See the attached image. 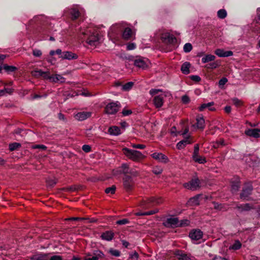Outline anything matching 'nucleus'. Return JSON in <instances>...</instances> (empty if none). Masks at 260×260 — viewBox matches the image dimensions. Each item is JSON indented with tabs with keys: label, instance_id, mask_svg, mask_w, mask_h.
<instances>
[{
	"label": "nucleus",
	"instance_id": "23",
	"mask_svg": "<svg viewBox=\"0 0 260 260\" xmlns=\"http://www.w3.org/2000/svg\"><path fill=\"white\" fill-rule=\"evenodd\" d=\"M108 133L111 135L113 136H118L121 134V129L119 127L116 126H110L109 128H108Z\"/></svg>",
	"mask_w": 260,
	"mask_h": 260
},
{
	"label": "nucleus",
	"instance_id": "22",
	"mask_svg": "<svg viewBox=\"0 0 260 260\" xmlns=\"http://www.w3.org/2000/svg\"><path fill=\"white\" fill-rule=\"evenodd\" d=\"M114 236V234L111 231H107L106 232H104L101 235L102 239L105 241H111L113 239V236Z\"/></svg>",
	"mask_w": 260,
	"mask_h": 260
},
{
	"label": "nucleus",
	"instance_id": "57",
	"mask_svg": "<svg viewBox=\"0 0 260 260\" xmlns=\"http://www.w3.org/2000/svg\"><path fill=\"white\" fill-rule=\"evenodd\" d=\"M233 103L237 107H239L242 105L241 101L237 99H233Z\"/></svg>",
	"mask_w": 260,
	"mask_h": 260
},
{
	"label": "nucleus",
	"instance_id": "20",
	"mask_svg": "<svg viewBox=\"0 0 260 260\" xmlns=\"http://www.w3.org/2000/svg\"><path fill=\"white\" fill-rule=\"evenodd\" d=\"M148 60L146 58H139L135 60V66L144 69L147 67V62Z\"/></svg>",
	"mask_w": 260,
	"mask_h": 260
},
{
	"label": "nucleus",
	"instance_id": "63",
	"mask_svg": "<svg viewBox=\"0 0 260 260\" xmlns=\"http://www.w3.org/2000/svg\"><path fill=\"white\" fill-rule=\"evenodd\" d=\"M157 211H158V210L157 209H155V210H150L148 212H145L144 213H145L146 216H148V215L155 214L157 213Z\"/></svg>",
	"mask_w": 260,
	"mask_h": 260
},
{
	"label": "nucleus",
	"instance_id": "37",
	"mask_svg": "<svg viewBox=\"0 0 260 260\" xmlns=\"http://www.w3.org/2000/svg\"><path fill=\"white\" fill-rule=\"evenodd\" d=\"M159 92H161L160 93H168V92H164V91H162L161 90L157 89H155V88L151 89L150 90V91H149V93H150V95L153 96V97H154L155 95H159Z\"/></svg>",
	"mask_w": 260,
	"mask_h": 260
},
{
	"label": "nucleus",
	"instance_id": "45",
	"mask_svg": "<svg viewBox=\"0 0 260 260\" xmlns=\"http://www.w3.org/2000/svg\"><path fill=\"white\" fill-rule=\"evenodd\" d=\"M127 174H130L131 176L133 177H137L139 176V174L135 169H131V170L128 171Z\"/></svg>",
	"mask_w": 260,
	"mask_h": 260
},
{
	"label": "nucleus",
	"instance_id": "59",
	"mask_svg": "<svg viewBox=\"0 0 260 260\" xmlns=\"http://www.w3.org/2000/svg\"><path fill=\"white\" fill-rule=\"evenodd\" d=\"M136 48V45L134 43H130L127 45V50H133Z\"/></svg>",
	"mask_w": 260,
	"mask_h": 260
},
{
	"label": "nucleus",
	"instance_id": "7",
	"mask_svg": "<svg viewBox=\"0 0 260 260\" xmlns=\"http://www.w3.org/2000/svg\"><path fill=\"white\" fill-rule=\"evenodd\" d=\"M192 158H193L194 161L197 162L200 164H204L207 162L206 161L205 158L203 156H201L199 153L198 144H196L195 146H194V150L193 155H192Z\"/></svg>",
	"mask_w": 260,
	"mask_h": 260
},
{
	"label": "nucleus",
	"instance_id": "33",
	"mask_svg": "<svg viewBox=\"0 0 260 260\" xmlns=\"http://www.w3.org/2000/svg\"><path fill=\"white\" fill-rule=\"evenodd\" d=\"M255 157L254 156L249 155L247 156H245V160L247 164H248L250 166H254V164L252 162L253 161L255 160Z\"/></svg>",
	"mask_w": 260,
	"mask_h": 260
},
{
	"label": "nucleus",
	"instance_id": "41",
	"mask_svg": "<svg viewBox=\"0 0 260 260\" xmlns=\"http://www.w3.org/2000/svg\"><path fill=\"white\" fill-rule=\"evenodd\" d=\"M20 147V144L17 142L11 143L9 145V149L12 151Z\"/></svg>",
	"mask_w": 260,
	"mask_h": 260
},
{
	"label": "nucleus",
	"instance_id": "61",
	"mask_svg": "<svg viewBox=\"0 0 260 260\" xmlns=\"http://www.w3.org/2000/svg\"><path fill=\"white\" fill-rule=\"evenodd\" d=\"M257 12V18L256 19V22L257 24H260V8H258L256 10Z\"/></svg>",
	"mask_w": 260,
	"mask_h": 260
},
{
	"label": "nucleus",
	"instance_id": "26",
	"mask_svg": "<svg viewBox=\"0 0 260 260\" xmlns=\"http://www.w3.org/2000/svg\"><path fill=\"white\" fill-rule=\"evenodd\" d=\"M132 37V30L130 28L125 27L124 28L123 34H122V37L124 40H129Z\"/></svg>",
	"mask_w": 260,
	"mask_h": 260
},
{
	"label": "nucleus",
	"instance_id": "31",
	"mask_svg": "<svg viewBox=\"0 0 260 260\" xmlns=\"http://www.w3.org/2000/svg\"><path fill=\"white\" fill-rule=\"evenodd\" d=\"M31 260H48V254H41L34 255Z\"/></svg>",
	"mask_w": 260,
	"mask_h": 260
},
{
	"label": "nucleus",
	"instance_id": "10",
	"mask_svg": "<svg viewBox=\"0 0 260 260\" xmlns=\"http://www.w3.org/2000/svg\"><path fill=\"white\" fill-rule=\"evenodd\" d=\"M252 186L251 184L248 183L245 184V187L243 188L242 193H241V199L247 200L251 192H252Z\"/></svg>",
	"mask_w": 260,
	"mask_h": 260
},
{
	"label": "nucleus",
	"instance_id": "44",
	"mask_svg": "<svg viewBox=\"0 0 260 260\" xmlns=\"http://www.w3.org/2000/svg\"><path fill=\"white\" fill-rule=\"evenodd\" d=\"M48 260H62V257L59 255H50L48 254Z\"/></svg>",
	"mask_w": 260,
	"mask_h": 260
},
{
	"label": "nucleus",
	"instance_id": "14",
	"mask_svg": "<svg viewBox=\"0 0 260 260\" xmlns=\"http://www.w3.org/2000/svg\"><path fill=\"white\" fill-rule=\"evenodd\" d=\"M31 74L32 76L35 77L36 78L42 77L44 78V79H46L47 78H49V72L48 71L44 72L40 69H36L35 70L31 71Z\"/></svg>",
	"mask_w": 260,
	"mask_h": 260
},
{
	"label": "nucleus",
	"instance_id": "17",
	"mask_svg": "<svg viewBox=\"0 0 260 260\" xmlns=\"http://www.w3.org/2000/svg\"><path fill=\"white\" fill-rule=\"evenodd\" d=\"M205 120L202 116H198L196 117V123L193 125V127H196L198 129L203 130L205 128Z\"/></svg>",
	"mask_w": 260,
	"mask_h": 260
},
{
	"label": "nucleus",
	"instance_id": "38",
	"mask_svg": "<svg viewBox=\"0 0 260 260\" xmlns=\"http://www.w3.org/2000/svg\"><path fill=\"white\" fill-rule=\"evenodd\" d=\"M4 70L8 73H11L17 70V68L13 66H4Z\"/></svg>",
	"mask_w": 260,
	"mask_h": 260
},
{
	"label": "nucleus",
	"instance_id": "4",
	"mask_svg": "<svg viewBox=\"0 0 260 260\" xmlns=\"http://www.w3.org/2000/svg\"><path fill=\"white\" fill-rule=\"evenodd\" d=\"M120 104L118 102H111L105 107V113L108 115L116 114L119 109Z\"/></svg>",
	"mask_w": 260,
	"mask_h": 260
},
{
	"label": "nucleus",
	"instance_id": "19",
	"mask_svg": "<svg viewBox=\"0 0 260 260\" xmlns=\"http://www.w3.org/2000/svg\"><path fill=\"white\" fill-rule=\"evenodd\" d=\"M214 53L219 57H228L233 55L232 51H224L223 49H217L215 50Z\"/></svg>",
	"mask_w": 260,
	"mask_h": 260
},
{
	"label": "nucleus",
	"instance_id": "56",
	"mask_svg": "<svg viewBox=\"0 0 260 260\" xmlns=\"http://www.w3.org/2000/svg\"><path fill=\"white\" fill-rule=\"evenodd\" d=\"M129 258L133 260H138L139 258V254L136 252H134L130 254Z\"/></svg>",
	"mask_w": 260,
	"mask_h": 260
},
{
	"label": "nucleus",
	"instance_id": "8",
	"mask_svg": "<svg viewBox=\"0 0 260 260\" xmlns=\"http://www.w3.org/2000/svg\"><path fill=\"white\" fill-rule=\"evenodd\" d=\"M123 181L124 188L127 191L131 190L134 185V182L132 177L130 176L125 175L123 177Z\"/></svg>",
	"mask_w": 260,
	"mask_h": 260
},
{
	"label": "nucleus",
	"instance_id": "11",
	"mask_svg": "<svg viewBox=\"0 0 260 260\" xmlns=\"http://www.w3.org/2000/svg\"><path fill=\"white\" fill-rule=\"evenodd\" d=\"M92 113L89 111H82L74 115V118L78 121H83L91 116Z\"/></svg>",
	"mask_w": 260,
	"mask_h": 260
},
{
	"label": "nucleus",
	"instance_id": "54",
	"mask_svg": "<svg viewBox=\"0 0 260 260\" xmlns=\"http://www.w3.org/2000/svg\"><path fill=\"white\" fill-rule=\"evenodd\" d=\"M131 146L134 148L139 149H144L146 148V146L143 144H132Z\"/></svg>",
	"mask_w": 260,
	"mask_h": 260
},
{
	"label": "nucleus",
	"instance_id": "30",
	"mask_svg": "<svg viewBox=\"0 0 260 260\" xmlns=\"http://www.w3.org/2000/svg\"><path fill=\"white\" fill-rule=\"evenodd\" d=\"M215 58L216 57L214 56V55H211V54L206 55H205V56L202 57V62L203 63L209 62L214 60Z\"/></svg>",
	"mask_w": 260,
	"mask_h": 260
},
{
	"label": "nucleus",
	"instance_id": "13",
	"mask_svg": "<svg viewBox=\"0 0 260 260\" xmlns=\"http://www.w3.org/2000/svg\"><path fill=\"white\" fill-rule=\"evenodd\" d=\"M151 156L159 162L166 163L169 161L168 157L162 153H153Z\"/></svg>",
	"mask_w": 260,
	"mask_h": 260
},
{
	"label": "nucleus",
	"instance_id": "46",
	"mask_svg": "<svg viewBox=\"0 0 260 260\" xmlns=\"http://www.w3.org/2000/svg\"><path fill=\"white\" fill-rule=\"evenodd\" d=\"M218 66V64L216 62H212L210 63L209 64H207L206 66V68L209 69H214L217 68Z\"/></svg>",
	"mask_w": 260,
	"mask_h": 260
},
{
	"label": "nucleus",
	"instance_id": "34",
	"mask_svg": "<svg viewBox=\"0 0 260 260\" xmlns=\"http://www.w3.org/2000/svg\"><path fill=\"white\" fill-rule=\"evenodd\" d=\"M239 188V179H236V181L235 182L232 183V191L233 192H237Z\"/></svg>",
	"mask_w": 260,
	"mask_h": 260
},
{
	"label": "nucleus",
	"instance_id": "43",
	"mask_svg": "<svg viewBox=\"0 0 260 260\" xmlns=\"http://www.w3.org/2000/svg\"><path fill=\"white\" fill-rule=\"evenodd\" d=\"M133 83L132 82H129L128 83H126L125 84L123 85L122 86V89L123 90L127 91L131 89L132 87H133Z\"/></svg>",
	"mask_w": 260,
	"mask_h": 260
},
{
	"label": "nucleus",
	"instance_id": "51",
	"mask_svg": "<svg viewBox=\"0 0 260 260\" xmlns=\"http://www.w3.org/2000/svg\"><path fill=\"white\" fill-rule=\"evenodd\" d=\"M31 148L33 149H41L43 150H46L47 147L44 145H35L31 146Z\"/></svg>",
	"mask_w": 260,
	"mask_h": 260
},
{
	"label": "nucleus",
	"instance_id": "49",
	"mask_svg": "<svg viewBox=\"0 0 260 260\" xmlns=\"http://www.w3.org/2000/svg\"><path fill=\"white\" fill-rule=\"evenodd\" d=\"M189 224V221L187 219H184L179 221V226H186Z\"/></svg>",
	"mask_w": 260,
	"mask_h": 260
},
{
	"label": "nucleus",
	"instance_id": "9",
	"mask_svg": "<svg viewBox=\"0 0 260 260\" xmlns=\"http://www.w3.org/2000/svg\"><path fill=\"white\" fill-rule=\"evenodd\" d=\"M104 254L103 252L99 250L94 251L93 255L91 256L90 254H87L85 256V260H98L100 258H103Z\"/></svg>",
	"mask_w": 260,
	"mask_h": 260
},
{
	"label": "nucleus",
	"instance_id": "50",
	"mask_svg": "<svg viewBox=\"0 0 260 260\" xmlns=\"http://www.w3.org/2000/svg\"><path fill=\"white\" fill-rule=\"evenodd\" d=\"M129 222V221L127 219H122L121 220H119L116 221L117 224L118 225H125L126 224H128Z\"/></svg>",
	"mask_w": 260,
	"mask_h": 260
},
{
	"label": "nucleus",
	"instance_id": "18",
	"mask_svg": "<svg viewBox=\"0 0 260 260\" xmlns=\"http://www.w3.org/2000/svg\"><path fill=\"white\" fill-rule=\"evenodd\" d=\"M189 236L191 239L198 241L202 238L203 233L200 230H195L192 231Z\"/></svg>",
	"mask_w": 260,
	"mask_h": 260
},
{
	"label": "nucleus",
	"instance_id": "53",
	"mask_svg": "<svg viewBox=\"0 0 260 260\" xmlns=\"http://www.w3.org/2000/svg\"><path fill=\"white\" fill-rule=\"evenodd\" d=\"M33 55L35 57H39L42 54L40 50L34 49L32 51Z\"/></svg>",
	"mask_w": 260,
	"mask_h": 260
},
{
	"label": "nucleus",
	"instance_id": "40",
	"mask_svg": "<svg viewBox=\"0 0 260 260\" xmlns=\"http://www.w3.org/2000/svg\"><path fill=\"white\" fill-rule=\"evenodd\" d=\"M131 169V168H129L128 167V165L127 164H123V165H121V172L122 173H123V174H124L125 175H127L128 172Z\"/></svg>",
	"mask_w": 260,
	"mask_h": 260
},
{
	"label": "nucleus",
	"instance_id": "21",
	"mask_svg": "<svg viewBox=\"0 0 260 260\" xmlns=\"http://www.w3.org/2000/svg\"><path fill=\"white\" fill-rule=\"evenodd\" d=\"M245 134L253 138H259L260 136V129L257 128L249 129L245 131Z\"/></svg>",
	"mask_w": 260,
	"mask_h": 260
},
{
	"label": "nucleus",
	"instance_id": "52",
	"mask_svg": "<svg viewBox=\"0 0 260 260\" xmlns=\"http://www.w3.org/2000/svg\"><path fill=\"white\" fill-rule=\"evenodd\" d=\"M171 36H172V35H170L168 32H166L161 35V39L162 40V41H165L167 40V39H169V37Z\"/></svg>",
	"mask_w": 260,
	"mask_h": 260
},
{
	"label": "nucleus",
	"instance_id": "3",
	"mask_svg": "<svg viewBox=\"0 0 260 260\" xmlns=\"http://www.w3.org/2000/svg\"><path fill=\"white\" fill-rule=\"evenodd\" d=\"M161 203V200L159 198L151 197V198L144 199L140 203L141 208L146 209L151 207L152 204H159Z\"/></svg>",
	"mask_w": 260,
	"mask_h": 260
},
{
	"label": "nucleus",
	"instance_id": "48",
	"mask_svg": "<svg viewBox=\"0 0 260 260\" xmlns=\"http://www.w3.org/2000/svg\"><path fill=\"white\" fill-rule=\"evenodd\" d=\"M115 191V186L113 185L110 187L107 188L105 189V192L107 193L114 194Z\"/></svg>",
	"mask_w": 260,
	"mask_h": 260
},
{
	"label": "nucleus",
	"instance_id": "35",
	"mask_svg": "<svg viewBox=\"0 0 260 260\" xmlns=\"http://www.w3.org/2000/svg\"><path fill=\"white\" fill-rule=\"evenodd\" d=\"M108 252L110 253V255L118 257L120 256V254H121V252L118 250H117L116 249H113L112 248H110L109 250H108Z\"/></svg>",
	"mask_w": 260,
	"mask_h": 260
},
{
	"label": "nucleus",
	"instance_id": "62",
	"mask_svg": "<svg viewBox=\"0 0 260 260\" xmlns=\"http://www.w3.org/2000/svg\"><path fill=\"white\" fill-rule=\"evenodd\" d=\"M228 82V79L226 78H223L221 79H220L219 82H218V84H219L220 86H223L225 85V83H226Z\"/></svg>",
	"mask_w": 260,
	"mask_h": 260
},
{
	"label": "nucleus",
	"instance_id": "5",
	"mask_svg": "<svg viewBox=\"0 0 260 260\" xmlns=\"http://www.w3.org/2000/svg\"><path fill=\"white\" fill-rule=\"evenodd\" d=\"M200 181L198 178H194L187 183L183 184L184 188L193 191L198 189L200 187Z\"/></svg>",
	"mask_w": 260,
	"mask_h": 260
},
{
	"label": "nucleus",
	"instance_id": "42",
	"mask_svg": "<svg viewBox=\"0 0 260 260\" xmlns=\"http://www.w3.org/2000/svg\"><path fill=\"white\" fill-rule=\"evenodd\" d=\"M183 50H184V51L186 53L190 52L192 50V46L191 44L189 43L185 44L184 47H183Z\"/></svg>",
	"mask_w": 260,
	"mask_h": 260
},
{
	"label": "nucleus",
	"instance_id": "64",
	"mask_svg": "<svg viewBox=\"0 0 260 260\" xmlns=\"http://www.w3.org/2000/svg\"><path fill=\"white\" fill-rule=\"evenodd\" d=\"M82 150L85 152H89L90 151V147L88 145H84L82 146Z\"/></svg>",
	"mask_w": 260,
	"mask_h": 260
},
{
	"label": "nucleus",
	"instance_id": "32",
	"mask_svg": "<svg viewBox=\"0 0 260 260\" xmlns=\"http://www.w3.org/2000/svg\"><path fill=\"white\" fill-rule=\"evenodd\" d=\"M71 14L72 19H77L79 17V10L78 8H73L70 9V12Z\"/></svg>",
	"mask_w": 260,
	"mask_h": 260
},
{
	"label": "nucleus",
	"instance_id": "39",
	"mask_svg": "<svg viewBox=\"0 0 260 260\" xmlns=\"http://www.w3.org/2000/svg\"><path fill=\"white\" fill-rule=\"evenodd\" d=\"M217 15L219 18L224 19L227 16V13L225 9H220L217 12Z\"/></svg>",
	"mask_w": 260,
	"mask_h": 260
},
{
	"label": "nucleus",
	"instance_id": "15",
	"mask_svg": "<svg viewBox=\"0 0 260 260\" xmlns=\"http://www.w3.org/2000/svg\"><path fill=\"white\" fill-rule=\"evenodd\" d=\"M46 79H49L50 81L54 83L60 82L61 83L65 82V79L61 75L59 74H55L54 75H50L49 74V78H47Z\"/></svg>",
	"mask_w": 260,
	"mask_h": 260
},
{
	"label": "nucleus",
	"instance_id": "6",
	"mask_svg": "<svg viewBox=\"0 0 260 260\" xmlns=\"http://www.w3.org/2000/svg\"><path fill=\"white\" fill-rule=\"evenodd\" d=\"M169 93H161L159 95H155L153 99V104L155 108H160L164 103V99L168 95Z\"/></svg>",
	"mask_w": 260,
	"mask_h": 260
},
{
	"label": "nucleus",
	"instance_id": "24",
	"mask_svg": "<svg viewBox=\"0 0 260 260\" xmlns=\"http://www.w3.org/2000/svg\"><path fill=\"white\" fill-rule=\"evenodd\" d=\"M176 256L179 260H191L189 256L182 252V251H177L175 252Z\"/></svg>",
	"mask_w": 260,
	"mask_h": 260
},
{
	"label": "nucleus",
	"instance_id": "28",
	"mask_svg": "<svg viewBox=\"0 0 260 260\" xmlns=\"http://www.w3.org/2000/svg\"><path fill=\"white\" fill-rule=\"evenodd\" d=\"M200 198V196H196L193 198L189 199L188 204L189 206H197L200 204V201L199 200V198Z\"/></svg>",
	"mask_w": 260,
	"mask_h": 260
},
{
	"label": "nucleus",
	"instance_id": "27",
	"mask_svg": "<svg viewBox=\"0 0 260 260\" xmlns=\"http://www.w3.org/2000/svg\"><path fill=\"white\" fill-rule=\"evenodd\" d=\"M214 105V102H209L207 104H203L200 106L199 108H198V109H199V111H203L204 109L205 108H209V110L211 111H213L215 110L214 108H212L211 106H212Z\"/></svg>",
	"mask_w": 260,
	"mask_h": 260
},
{
	"label": "nucleus",
	"instance_id": "36",
	"mask_svg": "<svg viewBox=\"0 0 260 260\" xmlns=\"http://www.w3.org/2000/svg\"><path fill=\"white\" fill-rule=\"evenodd\" d=\"M241 247V244L240 242L238 240H237L235 242L233 245L230 246L229 249H234V250H238L240 249Z\"/></svg>",
	"mask_w": 260,
	"mask_h": 260
},
{
	"label": "nucleus",
	"instance_id": "2",
	"mask_svg": "<svg viewBox=\"0 0 260 260\" xmlns=\"http://www.w3.org/2000/svg\"><path fill=\"white\" fill-rule=\"evenodd\" d=\"M123 152L126 157L134 161L138 162L144 158V154L141 152L137 150L124 147Z\"/></svg>",
	"mask_w": 260,
	"mask_h": 260
},
{
	"label": "nucleus",
	"instance_id": "25",
	"mask_svg": "<svg viewBox=\"0 0 260 260\" xmlns=\"http://www.w3.org/2000/svg\"><path fill=\"white\" fill-rule=\"evenodd\" d=\"M191 143V141L189 140L188 138H186L184 139L182 141H181L178 142L177 144V148L178 149L181 150L183 149L185 146Z\"/></svg>",
	"mask_w": 260,
	"mask_h": 260
},
{
	"label": "nucleus",
	"instance_id": "60",
	"mask_svg": "<svg viewBox=\"0 0 260 260\" xmlns=\"http://www.w3.org/2000/svg\"><path fill=\"white\" fill-rule=\"evenodd\" d=\"M176 39L173 36H171L169 37V38L167 39L166 41H162L164 42L168 43H173L174 41H175Z\"/></svg>",
	"mask_w": 260,
	"mask_h": 260
},
{
	"label": "nucleus",
	"instance_id": "29",
	"mask_svg": "<svg viewBox=\"0 0 260 260\" xmlns=\"http://www.w3.org/2000/svg\"><path fill=\"white\" fill-rule=\"evenodd\" d=\"M190 63L188 62H185L181 67L182 73L185 75H187L189 73Z\"/></svg>",
	"mask_w": 260,
	"mask_h": 260
},
{
	"label": "nucleus",
	"instance_id": "55",
	"mask_svg": "<svg viewBox=\"0 0 260 260\" xmlns=\"http://www.w3.org/2000/svg\"><path fill=\"white\" fill-rule=\"evenodd\" d=\"M224 145V142L223 140H220L218 142H216L215 144L213 145L214 148H218L220 146H222Z\"/></svg>",
	"mask_w": 260,
	"mask_h": 260
},
{
	"label": "nucleus",
	"instance_id": "12",
	"mask_svg": "<svg viewBox=\"0 0 260 260\" xmlns=\"http://www.w3.org/2000/svg\"><path fill=\"white\" fill-rule=\"evenodd\" d=\"M164 224L168 227H179V220L177 217H170L167 219Z\"/></svg>",
	"mask_w": 260,
	"mask_h": 260
},
{
	"label": "nucleus",
	"instance_id": "47",
	"mask_svg": "<svg viewBox=\"0 0 260 260\" xmlns=\"http://www.w3.org/2000/svg\"><path fill=\"white\" fill-rule=\"evenodd\" d=\"M162 171V170L161 168L159 167H155V168H153L152 172L154 174L159 175L161 174Z\"/></svg>",
	"mask_w": 260,
	"mask_h": 260
},
{
	"label": "nucleus",
	"instance_id": "1",
	"mask_svg": "<svg viewBox=\"0 0 260 260\" xmlns=\"http://www.w3.org/2000/svg\"><path fill=\"white\" fill-rule=\"evenodd\" d=\"M81 34L83 36V39L86 41L89 45L91 46H96L100 40V36L98 30L91 27L81 30Z\"/></svg>",
	"mask_w": 260,
	"mask_h": 260
},
{
	"label": "nucleus",
	"instance_id": "58",
	"mask_svg": "<svg viewBox=\"0 0 260 260\" xmlns=\"http://www.w3.org/2000/svg\"><path fill=\"white\" fill-rule=\"evenodd\" d=\"M132 113V111L130 109H124L122 111V114H123V116H127L131 115Z\"/></svg>",
	"mask_w": 260,
	"mask_h": 260
},
{
	"label": "nucleus",
	"instance_id": "16",
	"mask_svg": "<svg viewBox=\"0 0 260 260\" xmlns=\"http://www.w3.org/2000/svg\"><path fill=\"white\" fill-rule=\"evenodd\" d=\"M60 57L67 60H72L78 58V55L71 51H64Z\"/></svg>",
	"mask_w": 260,
	"mask_h": 260
}]
</instances>
